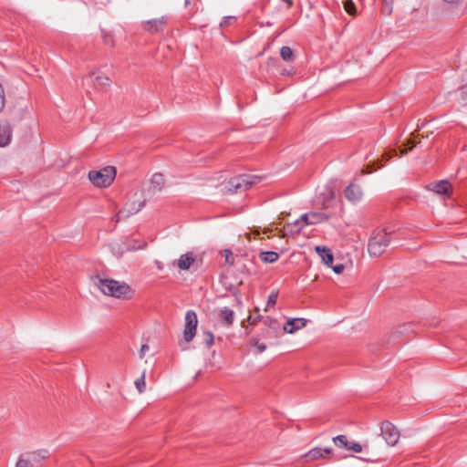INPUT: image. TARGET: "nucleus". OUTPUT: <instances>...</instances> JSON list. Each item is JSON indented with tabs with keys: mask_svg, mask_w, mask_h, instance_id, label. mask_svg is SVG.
I'll use <instances>...</instances> for the list:
<instances>
[{
	"mask_svg": "<svg viewBox=\"0 0 467 467\" xmlns=\"http://www.w3.org/2000/svg\"><path fill=\"white\" fill-rule=\"evenodd\" d=\"M96 285L105 296L118 299L128 300L134 295V290L127 283L114 279L99 278Z\"/></svg>",
	"mask_w": 467,
	"mask_h": 467,
	"instance_id": "1",
	"label": "nucleus"
},
{
	"mask_svg": "<svg viewBox=\"0 0 467 467\" xmlns=\"http://www.w3.org/2000/svg\"><path fill=\"white\" fill-rule=\"evenodd\" d=\"M280 56L285 61H291L294 58L293 50L289 47H283L280 50Z\"/></svg>",
	"mask_w": 467,
	"mask_h": 467,
	"instance_id": "27",
	"label": "nucleus"
},
{
	"mask_svg": "<svg viewBox=\"0 0 467 467\" xmlns=\"http://www.w3.org/2000/svg\"><path fill=\"white\" fill-rule=\"evenodd\" d=\"M334 273H336L337 275H340L343 273L344 269H345V265L343 264H338L335 266L332 267Z\"/></svg>",
	"mask_w": 467,
	"mask_h": 467,
	"instance_id": "37",
	"label": "nucleus"
},
{
	"mask_svg": "<svg viewBox=\"0 0 467 467\" xmlns=\"http://www.w3.org/2000/svg\"><path fill=\"white\" fill-rule=\"evenodd\" d=\"M282 1H283V2H285V3H286V4L288 5V6H289V7H290V6H292V5H293L292 0H282Z\"/></svg>",
	"mask_w": 467,
	"mask_h": 467,
	"instance_id": "46",
	"label": "nucleus"
},
{
	"mask_svg": "<svg viewBox=\"0 0 467 467\" xmlns=\"http://www.w3.org/2000/svg\"><path fill=\"white\" fill-rule=\"evenodd\" d=\"M362 191L358 184L350 183L345 190V197L349 202H358L362 198Z\"/></svg>",
	"mask_w": 467,
	"mask_h": 467,
	"instance_id": "14",
	"label": "nucleus"
},
{
	"mask_svg": "<svg viewBox=\"0 0 467 467\" xmlns=\"http://www.w3.org/2000/svg\"><path fill=\"white\" fill-rule=\"evenodd\" d=\"M442 1L449 3V4H457L460 0H442Z\"/></svg>",
	"mask_w": 467,
	"mask_h": 467,
	"instance_id": "45",
	"label": "nucleus"
},
{
	"mask_svg": "<svg viewBox=\"0 0 467 467\" xmlns=\"http://www.w3.org/2000/svg\"><path fill=\"white\" fill-rule=\"evenodd\" d=\"M315 250L317 254L321 257L324 264H326L327 266H332L333 254L329 248L326 246H316Z\"/></svg>",
	"mask_w": 467,
	"mask_h": 467,
	"instance_id": "18",
	"label": "nucleus"
},
{
	"mask_svg": "<svg viewBox=\"0 0 467 467\" xmlns=\"http://www.w3.org/2000/svg\"><path fill=\"white\" fill-rule=\"evenodd\" d=\"M333 442L337 447H343L346 448L348 445V441L347 440V437L345 435H338L337 437L333 438Z\"/></svg>",
	"mask_w": 467,
	"mask_h": 467,
	"instance_id": "29",
	"label": "nucleus"
},
{
	"mask_svg": "<svg viewBox=\"0 0 467 467\" xmlns=\"http://www.w3.org/2000/svg\"><path fill=\"white\" fill-rule=\"evenodd\" d=\"M213 315L218 322L225 327H230L234 321V311L228 306H218L213 310Z\"/></svg>",
	"mask_w": 467,
	"mask_h": 467,
	"instance_id": "9",
	"label": "nucleus"
},
{
	"mask_svg": "<svg viewBox=\"0 0 467 467\" xmlns=\"http://www.w3.org/2000/svg\"><path fill=\"white\" fill-rule=\"evenodd\" d=\"M194 262V254L189 252L184 254H182L176 262H173V265L176 264L180 270H189Z\"/></svg>",
	"mask_w": 467,
	"mask_h": 467,
	"instance_id": "13",
	"label": "nucleus"
},
{
	"mask_svg": "<svg viewBox=\"0 0 467 467\" xmlns=\"http://www.w3.org/2000/svg\"><path fill=\"white\" fill-rule=\"evenodd\" d=\"M327 216L325 213H309L302 215L301 222L304 223L305 225L316 224L322 223L327 220Z\"/></svg>",
	"mask_w": 467,
	"mask_h": 467,
	"instance_id": "15",
	"label": "nucleus"
},
{
	"mask_svg": "<svg viewBox=\"0 0 467 467\" xmlns=\"http://www.w3.org/2000/svg\"><path fill=\"white\" fill-rule=\"evenodd\" d=\"M145 203L146 199L143 198L142 193H140V198L128 202L125 206L119 211L117 214V221L128 218L130 215L137 213L145 206Z\"/></svg>",
	"mask_w": 467,
	"mask_h": 467,
	"instance_id": "5",
	"label": "nucleus"
},
{
	"mask_svg": "<svg viewBox=\"0 0 467 467\" xmlns=\"http://www.w3.org/2000/svg\"><path fill=\"white\" fill-rule=\"evenodd\" d=\"M230 269H231V266H228V269L225 273H231Z\"/></svg>",
	"mask_w": 467,
	"mask_h": 467,
	"instance_id": "50",
	"label": "nucleus"
},
{
	"mask_svg": "<svg viewBox=\"0 0 467 467\" xmlns=\"http://www.w3.org/2000/svg\"><path fill=\"white\" fill-rule=\"evenodd\" d=\"M258 182V177L252 174L242 173L235 176V195L247 193Z\"/></svg>",
	"mask_w": 467,
	"mask_h": 467,
	"instance_id": "7",
	"label": "nucleus"
},
{
	"mask_svg": "<svg viewBox=\"0 0 467 467\" xmlns=\"http://www.w3.org/2000/svg\"><path fill=\"white\" fill-rule=\"evenodd\" d=\"M167 25V19L165 16L148 20L144 23L143 28L149 33L154 34L164 30Z\"/></svg>",
	"mask_w": 467,
	"mask_h": 467,
	"instance_id": "11",
	"label": "nucleus"
},
{
	"mask_svg": "<svg viewBox=\"0 0 467 467\" xmlns=\"http://www.w3.org/2000/svg\"><path fill=\"white\" fill-rule=\"evenodd\" d=\"M333 450L331 448H314L310 450L308 452L305 453L301 456V461L303 462H311L319 459H326L327 455L331 454Z\"/></svg>",
	"mask_w": 467,
	"mask_h": 467,
	"instance_id": "10",
	"label": "nucleus"
},
{
	"mask_svg": "<svg viewBox=\"0 0 467 467\" xmlns=\"http://www.w3.org/2000/svg\"><path fill=\"white\" fill-rule=\"evenodd\" d=\"M184 320L183 338L187 343H189L193 339L196 334L198 325L196 313L193 310H188L185 314Z\"/></svg>",
	"mask_w": 467,
	"mask_h": 467,
	"instance_id": "6",
	"label": "nucleus"
},
{
	"mask_svg": "<svg viewBox=\"0 0 467 467\" xmlns=\"http://www.w3.org/2000/svg\"><path fill=\"white\" fill-rule=\"evenodd\" d=\"M251 344L255 348L256 353H262L266 348L265 344L259 343V341L257 339H252Z\"/></svg>",
	"mask_w": 467,
	"mask_h": 467,
	"instance_id": "31",
	"label": "nucleus"
},
{
	"mask_svg": "<svg viewBox=\"0 0 467 467\" xmlns=\"http://www.w3.org/2000/svg\"><path fill=\"white\" fill-rule=\"evenodd\" d=\"M219 285H222V287L225 291L231 292L234 287V284L232 281V273H223L220 275Z\"/></svg>",
	"mask_w": 467,
	"mask_h": 467,
	"instance_id": "22",
	"label": "nucleus"
},
{
	"mask_svg": "<svg viewBox=\"0 0 467 467\" xmlns=\"http://www.w3.org/2000/svg\"><path fill=\"white\" fill-rule=\"evenodd\" d=\"M259 318H260V317H255V318H254V319H253V318H252V317H251V316H249V317H247V320H246L247 325H246L245 323H243V325H244V327L252 326V325L255 324V322H256V321H257V319H259Z\"/></svg>",
	"mask_w": 467,
	"mask_h": 467,
	"instance_id": "40",
	"label": "nucleus"
},
{
	"mask_svg": "<svg viewBox=\"0 0 467 467\" xmlns=\"http://www.w3.org/2000/svg\"><path fill=\"white\" fill-rule=\"evenodd\" d=\"M28 461H30L33 464L38 463L41 461L48 458L49 452L47 450L41 449L34 451H27L23 453Z\"/></svg>",
	"mask_w": 467,
	"mask_h": 467,
	"instance_id": "16",
	"label": "nucleus"
},
{
	"mask_svg": "<svg viewBox=\"0 0 467 467\" xmlns=\"http://www.w3.org/2000/svg\"><path fill=\"white\" fill-rule=\"evenodd\" d=\"M418 131H419V130H416L414 132H412L411 136H412L414 139L420 136V135L418 134Z\"/></svg>",
	"mask_w": 467,
	"mask_h": 467,
	"instance_id": "47",
	"label": "nucleus"
},
{
	"mask_svg": "<svg viewBox=\"0 0 467 467\" xmlns=\"http://www.w3.org/2000/svg\"><path fill=\"white\" fill-rule=\"evenodd\" d=\"M392 156L393 155L389 153L388 159H391Z\"/></svg>",
	"mask_w": 467,
	"mask_h": 467,
	"instance_id": "51",
	"label": "nucleus"
},
{
	"mask_svg": "<svg viewBox=\"0 0 467 467\" xmlns=\"http://www.w3.org/2000/svg\"><path fill=\"white\" fill-rule=\"evenodd\" d=\"M92 82L97 88H103L109 85L110 79L104 74L98 73L92 79Z\"/></svg>",
	"mask_w": 467,
	"mask_h": 467,
	"instance_id": "23",
	"label": "nucleus"
},
{
	"mask_svg": "<svg viewBox=\"0 0 467 467\" xmlns=\"http://www.w3.org/2000/svg\"><path fill=\"white\" fill-rule=\"evenodd\" d=\"M259 258L264 262V263H275V261L278 260L279 258V255L277 253L275 252H262L259 254Z\"/></svg>",
	"mask_w": 467,
	"mask_h": 467,
	"instance_id": "24",
	"label": "nucleus"
},
{
	"mask_svg": "<svg viewBox=\"0 0 467 467\" xmlns=\"http://www.w3.org/2000/svg\"><path fill=\"white\" fill-rule=\"evenodd\" d=\"M390 244L389 234L384 229H376L371 233L368 242V253L371 257L382 255Z\"/></svg>",
	"mask_w": 467,
	"mask_h": 467,
	"instance_id": "2",
	"label": "nucleus"
},
{
	"mask_svg": "<svg viewBox=\"0 0 467 467\" xmlns=\"http://www.w3.org/2000/svg\"><path fill=\"white\" fill-rule=\"evenodd\" d=\"M248 193L235 195V213H242L248 205Z\"/></svg>",
	"mask_w": 467,
	"mask_h": 467,
	"instance_id": "20",
	"label": "nucleus"
},
{
	"mask_svg": "<svg viewBox=\"0 0 467 467\" xmlns=\"http://www.w3.org/2000/svg\"><path fill=\"white\" fill-rule=\"evenodd\" d=\"M345 11L350 16H356L357 9L354 2L352 0H346L343 3Z\"/></svg>",
	"mask_w": 467,
	"mask_h": 467,
	"instance_id": "28",
	"label": "nucleus"
},
{
	"mask_svg": "<svg viewBox=\"0 0 467 467\" xmlns=\"http://www.w3.org/2000/svg\"><path fill=\"white\" fill-rule=\"evenodd\" d=\"M238 242L241 243V247L237 249L239 254L241 256H247L250 251V247L248 244L251 242L250 234H245L244 235H239Z\"/></svg>",
	"mask_w": 467,
	"mask_h": 467,
	"instance_id": "19",
	"label": "nucleus"
},
{
	"mask_svg": "<svg viewBox=\"0 0 467 467\" xmlns=\"http://www.w3.org/2000/svg\"><path fill=\"white\" fill-rule=\"evenodd\" d=\"M146 245H147V244L145 242H143L142 244H140L139 245L128 244L127 250L130 251V250H136V249H143L144 247H146Z\"/></svg>",
	"mask_w": 467,
	"mask_h": 467,
	"instance_id": "36",
	"label": "nucleus"
},
{
	"mask_svg": "<svg viewBox=\"0 0 467 467\" xmlns=\"http://www.w3.org/2000/svg\"><path fill=\"white\" fill-rule=\"evenodd\" d=\"M381 436L389 446H395L399 443L400 431L390 421H383L380 426Z\"/></svg>",
	"mask_w": 467,
	"mask_h": 467,
	"instance_id": "4",
	"label": "nucleus"
},
{
	"mask_svg": "<svg viewBox=\"0 0 467 467\" xmlns=\"http://www.w3.org/2000/svg\"><path fill=\"white\" fill-rule=\"evenodd\" d=\"M347 450L352 451L354 452H361L362 451V446L359 443H358V442H352V443L348 442Z\"/></svg>",
	"mask_w": 467,
	"mask_h": 467,
	"instance_id": "32",
	"label": "nucleus"
},
{
	"mask_svg": "<svg viewBox=\"0 0 467 467\" xmlns=\"http://www.w3.org/2000/svg\"><path fill=\"white\" fill-rule=\"evenodd\" d=\"M149 346L147 344H143L141 345L140 347V358H143L146 355V352L149 350Z\"/></svg>",
	"mask_w": 467,
	"mask_h": 467,
	"instance_id": "38",
	"label": "nucleus"
},
{
	"mask_svg": "<svg viewBox=\"0 0 467 467\" xmlns=\"http://www.w3.org/2000/svg\"><path fill=\"white\" fill-rule=\"evenodd\" d=\"M428 191L433 192L435 194L449 198L452 194L453 187L447 180L432 182L426 186Z\"/></svg>",
	"mask_w": 467,
	"mask_h": 467,
	"instance_id": "8",
	"label": "nucleus"
},
{
	"mask_svg": "<svg viewBox=\"0 0 467 467\" xmlns=\"http://www.w3.org/2000/svg\"><path fill=\"white\" fill-rule=\"evenodd\" d=\"M98 73H93L92 75H90V78H93V76L97 75Z\"/></svg>",
	"mask_w": 467,
	"mask_h": 467,
	"instance_id": "52",
	"label": "nucleus"
},
{
	"mask_svg": "<svg viewBox=\"0 0 467 467\" xmlns=\"http://www.w3.org/2000/svg\"><path fill=\"white\" fill-rule=\"evenodd\" d=\"M5 105V95H4V89L2 85L0 84V111L4 108Z\"/></svg>",
	"mask_w": 467,
	"mask_h": 467,
	"instance_id": "39",
	"label": "nucleus"
},
{
	"mask_svg": "<svg viewBox=\"0 0 467 467\" xmlns=\"http://www.w3.org/2000/svg\"><path fill=\"white\" fill-rule=\"evenodd\" d=\"M103 39H104V43L107 45H110L112 43V37L109 34H105L103 36Z\"/></svg>",
	"mask_w": 467,
	"mask_h": 467,
	"instance_id": "41",
	"label": "nucleus"
},
{
	"mask_svg": "<svg viewBox=\"0 0 467 467\" xmlns=\"http://www.w3.org/2000/svg\"><path fill=\"white\" fill-rule=\"evenodd\" d=\"M408 144H410V147L409 149H402L400 150V154L404 155L407 154L409 150H411L413 147L417 145V142H415L413 140H408Z\"/></svg>",
	"mask_w": 467,
	"mask_h": 467,
	"instance_id": "34",
	"label": "nucleus"
},
{
	"mask_svg": "<svg viewBox=\"0 0 467 467\" xmlns=\"http://www.w3.org/2000/svg\"><path fill=\"white\" fill-rule=\"evenodd\" d=\"M306 320L305 318H291L284 325V331L288 334H293L296 331L305 327Z\"/></svg>",
	"mask_w": 467,
	"mask_h": 467,
	"instance_id": "12",
	"label": "nucleus"
},
{
	"mask_svg": "<svg viewBox=\"0 0 467 467\" xmlns=\"http://www.w3.org/2000/svg\"><path fill=\"white\" fill-rule=\"evenodd\" d=\"M223 253H224V255H225V260H226V262H228V263L230 264V265H231L233 264V262H230V261H229V256H230V255H232V251H231V250H229V249H225V250L223 251Z\"/></svg>",
	"mask_w": 467,
	"mask_h": 467,
	"instance_id": "42",
	"label": "nucleus"
},
{
	"mask_svg": "<svg viewBox=\"0 0 467 467\" xmlns=\"http://www.w3.org/2000/svg\"><path fill=\"white\" fill-rule=\"evenodd\" d=\"M233 18V16H225L223 18V21L220 24L221 27H223L225 25L229 24L230 20Z\"/></svg>",
	"mask_w": 467,
	"mask_h": 467,
	"instance_id": "43",
	"label": "nucleus"
},
{
	"mask_svg": "<svg viewBox=\"0 0 467 467\" xmlns=\"http://www.w3.org/2000/svg\"><path fill=\"white\" fill-rule=\"evenodd\" d=\"M164 186V177L161 173H155L150 180V190L153 192H160Z\"/></svg>",
	"mask_w": 467,
	"mask_h": 467,
	"instance_id": "21",
	"label": "nucleus"
},
{
	"mask_svg": "<svg viewBox=\"0 0 467 467\" xmlns=\"http://www.w3.org/2000/svg\"><path fill=\"white\" fill-rule=\"evenodd\" d=\"M300 223V221H296L295 226L298 225Z\"/></svg>",
	"mask_w": 467,
	"mask_h": 467,
	"instance_id": "49",
	"label": "nucleus"
},
{
	"mask_svg": "<svg viewBox=\"0 0 467 467\" xmlns=\"http://www.w3.org/2000/svg\"><path fill=\"white\" fill-rule=\"evenodd\" d=\"M16 467H35V466H34V464L30 461H28L26 459V457L24 454H22L19 457V459H18V461L16 462Z\"/></svg>",
	"mask_w": 467,
	"mask_h": 467,
	"instance_id": "30",
	"label": "nucleus"
},
{
	"mask_svg": "<svg viewBox=\"0 0 467 467\" xmlns=\"http://www.w3.org/2000/svg\"><path fill=\"white\" fill-rule=\"evenodd\" d=\"M146 371L144 370L140 378L135 380L136 389L140 393H143L146 389L145 382Z\"/></svg>",
	"mask_w": 467,
	"mask_h": 467,
	"instance_id": "26",
	"label": "nucleus"
},
{
	"mask_svg": "<svg viewBox=\"0 0 467 467\" xmlns=\"http://www.w3.org/2000/svg\"><path fill=\"white\" fill-rule=\"evenodd\" d=\"M116 177V168L113 166H107L99 171H90L88 172V179L92 184L97 187L109 186Z\"/></svg>",
	"mask_w": 467,
	"mask_h": 467,
	"instance_id": "3",
	"label": "nucleus"
},
{
	"mask_svg": "<svg viewBox=\"0 0 467 467\" xmlns=\"http://www.w3.org/2000/svg\"><path fill=\"white\" fill-rule=\"evenodd\" d=\"M290 226H291V225H289V224H288L287 226H285V229H287L290 233H294V232H297V233H298V232H300V231H301V229H302L301 227H298L296 230L288 229Z\"/></svg>",
	"mask_w": 467,
	"mask_h": 467,
	"instance_id": "44",
	"label": "nucleus"
},
{
	"mask_svg": "<svg viewBox=\"0 0 467 467\" xmlns=\"http://www.w3.org/2000/svg\"><path fill=\"white\" fill-rule=\"evenodd\" d=\"M392 0H384V4L388 5L389 3H391Z\"/></svg>",
	"mask_w": 467,
	"mask_h": 467,
	"instance_id": "48",
	"label": "nucleus"
},
{
	"mask_svg": "<svg viewBox=\"0 0 467 467\" xmlns=\"http://www.w3.org/2000/svg\"><path fill=\"white\" fill-rule=\"evenodd\" d=\"M278 295H279V291L277 289H275L268 296L266 306L264 309L265 312L269 311L271 308H273L275 306L277 298H278Z\"/></svg>",
	"mask_w": 467,
	"mask_h": 467,
	"instance_id": "25",
	"label": "nucleus"
},
{
	"mask_svg": "<svg viewBox=\"0 0 467 467\" xmlns=\"http://www.w3.org/2000/svg\"><path fill=\"white\" fill-rule=\"evenodd\" d=\"M12 137L11 127L7 123L0 124V147H5L10 143Z\"/></svg>",
	"mask_w": 467,
	"mask_h": 467,
	"instance_id": "17",
	"label": "nucleus"
},
{
	"mask_svg": "<svg viewBox=\"0 0 467 467\" xmlns=\"http://www.w3.org/2000/svg\"><path fill=\"white\" fill-rule=\"evenodd\" d=\"M264 323L268 326L270 328H273V329H276L277 327H278V323L277 321L275 319V318H271L269 317H267Z\"/></svg>",
	"mask_w": 467,
	"mask_h": 467,
	"instance_id": "33",
	"label": "nucleus"
},
{
	"mask_svg": "<svg viewBox=\"0 0 467 467\" xmlns=\"http://www.w3.org/2000/svg\"><path fill=\"white\" fill-rule=\"evenodd\" d=\"M204 343L207 347H211L213 344V335L211 332H207Z\"/></svg>",
	"mask_w": 467,
	"mask_h": 467,
	"instance_id": "35",
	"label": "nucleus"
}]
</instances>
